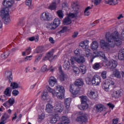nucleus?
I'll return each mask as SVG.
<instances>
[{
  "instance_id": "2",
  "label": "nucleus",
  "mask_w": 124,
  "mask_h": 124,
  "mask_svg": "<svg viewBox=\"0 0 124 124\" xmlns=\"http://www.w3.org/2000/svg\"><path fill=\"white\" fill-rule=\"evenodd\" d=\"M14 1L12 0H4L2 4L4 6L0 11V14L2 19H4L5 24L10 23L11 19L9 17V7H11Z\"/></svg>"
},
{
  "instance_id": "15",
  "label": "nucleus",
  "mask_w": 124,
  "mask_h": 124,
  "mask_svg": "<svg viewBox=\"0 0 124 124\" xmlns=\"http://www.w3.org/2000/svg\"><path fill=\"white\" fill-rule=\"evenodd\" d=\"M100 82H101V78H100V77L97 75H95L93 77V85L95 86H98L99 84H100Z\"/></svg>"
},
{
  "instance_id": "45",
  "label": "nucleus",
  "mask_w": 124,
  "mask_h": 124,
  "mask_svg": "<svg viewBox=\"0 0 124 124\" xmlns=\"http://www.w3.org/2000/svg\"><path fill=\"white\" fill-rule=\"evenodd\" d=\"M3 106L6 108V109H8L9 108H10L11 107V105L8 102V101H6L5 103L3 104Z\"/></svg>"
},
{
  "instance_id": "11",
  "label": "nucleus",
  "mask_w": 124,
  "mask_h": 124,
  "mask_svg": "<svg viewBox=\"0 0 124 124\" xmlns=\"http://www.w3.org/2000/svg\"><path fill=\"white\" fill-rule=\"evenodd\" d=\"M122 94H123V90L122 89L113 90L111 93V96L115 99L121 97Z\"/></svg>"
},
{
  "instance_id": "39",
  "label": "nucleus",
  "mask_w": 124,
  "mask_h": 124,
  "mask_svg": "<svg viewBox=\"0 0 124 124\" xmlns=\"http://www.w3.org/2000/svg\"><path fill=\"white\" fill-rule=\"evenodd\" d=\"M62 123L63 124H65V123H70V121H69V119L66 117V116H63L62 117Z\"/></svg>"
},
{
  "instance_id": "64",
  "label": "nucleus",
  "mask_w": 124,
  "mask_h": 124,
  "mask_svg": "<svg viewBox=\"0 0 124 124\" xmlns=\"http://www.w3.org/2000/svg\"><path fill=\"white\" fill-rule=\"evenodd\" d=\"M121 37L123 40H124V30L122 31V34H121Z\"/></svg>"
},
{
  "instance_id": "60",
  "label": "nucleus",
  "mask_w": 124,
  "mask_h": 124,
  "mask_svg": "<svg viewBox=\"0 0 124 124\" xmlns=\"http://www.w3.org/2000/svg\"><path fill=\"white\" fill-rule=\"evenodd\" d=\"M16 119H17V113L15 112L14 114V116L12 118V121H14V120H16Z\"/></svg>"
},
{
  "instance_id": "22",
  "label": "nucleus",
  "mask_w": 124,
  "mask_h": 124,
  "mask_svg": "<svg viewBox=\"0 0 124 124\" xmlns=\"http://www.w3.org/2000/svg\"><path fill=\"white\" fill-rule=\"evenodd\" d=\"M118 59L120 61H124V48H122L118 54Z\"/></svg>"
},
{
  "instance_id": "57",
  "label": "nucleus",
  "mask_w": 124,
  "mask_h": 124,
  "mask_svg": "<svg viewBox=\"0 0 124 124\" xmlns=\"http://www.w3.org/2000/svg\"><path fill=\"white\" fill-rule=\"evenodd\" d=\"M25 60L26 62H28V61H31L32 60V55L26 57Z\"/></svg>"
},
{
  "instance_id": "13",
  "label": "nucleus",
  "mask_w": 124,
  "mask_h": 124,
  "mask_svg": "<svg viewBox=\"0 0 124 124\" xmlns=\"http://www.w3.org/2000/svg\"><path fill=\"white\" fill-rule=\"evenodd\" d=\"M61 25V20L59 18H55L53 22L50 24L51 30H56Z\"/></svg>"
},
{
  "instance_id": "38",
  "label": "nucleus",
  "mask_w": 124,
  "mask_h": 124,
  "mask_svg": "<svg viewBox=\"0 0 124 124\" xmlns=\"http://www.w3.org/2000/svg\"><path fill=\"white\" fill-rule=\"evenodd\" d=\"M90 9H92V7L88 6L86 8H85V10L84 11V15L85 16H89L91 14V13L89 11Z\"/></svg>"
},
{
  "instance_id": "21",
  "label": "nucleus",
  "mask_w": 124,
  "mask_h": 124,
  "mask_svg": "<svg viewBox=\"0 0 124 124\" xmlns=\"http://www.w3.org/2000/svg\"><path fill=\"white\" fill-rule=\"evenodd\" d=\"M97 112H102L104 109V105L102 104H97L94 106Z\"/></svg>"
},
{
  "instance_id": "51",
  "label": "nucleus",
  "mask_w": 124,
  "mask_h": 124,
  "mask_svg": "<svg viewBox=\"0 0 124 124\" xmlns=\"http://www.w3.org/2000/svg\"><path fill=\"white\" fill-rule=\"evenodd\" d=\"M48 70H49V69L47 68V65H46L43 66L41 68V71L42 72H45V71H48Z\"/></svg>"
},
{
  "instance_id": "33",
  "label": "nucleus",
  "mask_w": 124,
  "mask_h": 124,
  "mask_svg": "<svg viewBox=\"0 0 124 124\" xmlns=\"http://www.w3.org/2000/svg\"><path fill=\"white\" fill-rule=\"evenodd\" d=\"M87 71V69H86V66L84 65H81L80 66L79 72L82 73V74H85Z\"/></svg>"
},
{
  "instance_id": "30",
  "label": "nucleus",
  "mask_w": 124,
  "mask_h": 124,
  "mask_svg": "<svg viewBox=\"0 0 124 124\" xmlns=\"http://www.w3.org/2000/svg\"><path fill=\"white\" fill-rule=\"evenodd\" d=\"M4 93L8 97H10L11 96V92H10V87L7 88L4 92Z\"/></svg>"
},
{
  "instance_id": "17",
  "label": "nucleus",
  "mask_w": 124,
  "mask_h": 124,
  "mask_svg": "<svg viewBox=\"0 0 124 124\" xmlns=\"http://www.w3.org/2000/svg\"><path fill=\"white\" fill-rule=\"evenodd\" d=\"M55 2H52L48 6L50 10H56L57 9V2L60 3L61 0H55Z\"/></svg>"
},
{
  "instance_id": "16",
  "label": "nucleus",
  "mask_w": 124,
  "mask_h": 124,
  "mask_svg": "<svg viewBox=\"0 0 124 124\" xmlns=\"http://www.w3.org/2000/svg\"><path fill=\"white\" fill-rule=\"evenodd\" d=\"M87 95L89 98H91V99H95V98L98 96V94L96 93L94 91L91 90L88 91Z\"/></svg>"
},
{
  "instance_id": "52",
  "label": "nucleus",
  "mask_w": 124,
  "mask_h": 124,
  "mask_svg": "<svg viewBox=\"0 0 124 124\" xmlns=\"http://www.w3.org/2000/svg\"><path fill=\"white\" fill-rule=\"evenodd\" d=\"M45 119V114L44 113H42L41 115L38 116V119L41 120V121H43Z\"/></svg>"
},
{
  "instance_id": "14",
  "label": "nucleus",
  "mask_w": 124,
  "mask_h": 124,
  "mask_svg": "<svg viewBox=\"0 0 124 124\" xmlns=\"http://www.w3.org/2000/svg\"><path fill=\"white\" fill-rule=\"evenodd\" d=\"M76 121L80 124H86L88 122V117H87L86 115H81L77 118Z\"/></svg>"
},
{
  "instance_id": "4",
  "label": "nucleus",
  "mask_w": 124,
  "mask_h": 124,
  "mask_svg": "<svg viewBox=\"0 0 124 124\" xmlns=\"http://www.w3.org/2000/svg\"><path fill=\"white\" fill-rule=\"evenodd\" d=\"M99 56L102 57L105 61V64L107 66H110L111 69H114L116 68L118 66V62L117 61L111 59L110 60H107V57L105 56L104 52L102 51H99L98 52Z\"/></svg>"
},
{
  "instance_id": "63",
  "label": "nucleus",
  "mask_w": 124,
  "mask_h": 124,
  "mask_svg": "<svg viewBox=\"0 0 124 124\" xmlns=\"http://www.w3.org/2000/svg\"><path fill=\"white\" fill-rule=\"evenodd\" d=\"M77 35H78V32H75L74 34L72 35L73 38H76V37H77Z\"/></svg>"
},
{
  "instance_id": "29",
  "label": "nucleus",
  "mask_w": 124,
  "mask_h": 124,
  "mask_svg": "<svg viewBox=\"0 0 124 124\" xmlns=\"http://www.w3.org/2000/svg\"><path fill=\"white\" fill-rule=\"evenodd\" d=\"M71 64L74 73H75V74H79V73H80V69H79V68L75 66L74 64Z\"/></svg>"
},
{
  "instance_id": "27",
  "label": "nucleus",
  "mask_w": 124,
  "mask_h": 124,
  "mask_svg": "<svg viewBox=\"0 0 124 124\" xmlns=\"http://www.w3.org/2000/svg\"><path fill=\"white\" fill-rule=\"evenodd\" d=\"M59 119H60V118L59 117V114H56L54 116H53L52 118L51 119L50 123L51 124H56V123L58 122Z\"/></svg>"
},
{
  "instance_id": "25",
  "label": "nucleus",
  "mask_w": 124,
  "mask_h": 124,
  "mask_svg": "<svg viewBox=\"0 0 124 124\" xmlns=\"http://www.w3.org/2000/svg\"><path fill=\"white\" fill-rule=\"evenodd\" d=\"M72 23V20L68 16L64 18L63 20V24L65 25H70Z\"/></svg>"
},
{
  "instance_id": "31",
  "label": "nucleus",
  "mask_w": 124,
  "mask_h": 124,
  "mask_svg": "<svg viewBox=\"0 0 124 124\" xmlns=\"http://www.w3.org/2000/svg\"><path fill=\"white\" fill-rule=\"evenodd\" d=\"M86 82L87 84L88 85H93V77L92 78H86L85 79Z\"/></svg>"
},
{
  "instance_id": "62",
  "label": "nucleus",
  "mask_w": 124,
  "mask_h": 124,
  "mask_svg": "<svg viewBox=\"0 0 124 124\" xmlns=\"http://www.w3.org/2000/svg\"><path fill=\"white\" fill-rule=\"evenodd\" d=\"M118 122H119V119H118V118L113 119L112 121V124H118Z\"/></svg>"
},
{
  "instance_id": "46",
  "label": "nucleus",
  "mask_w": 124,
  "mask_h": 124,
  "mask_svg": "<svg viewBox=\"0 0 124 124\" xmlns=\"http://www.w3.org/2000/svg\"><path fill=\"white\" fill-rule=\"evenodd\" d=\"M81 51L82 50H81L80 49L77 48L74 51V53H75V56H77V57H79V55H81Z\"/></svg>"
},
{
  "instance_id": "42",
  "label": "nucleus",
  "mask_w": 124,
  "mask_h": 124,
  "mask_svg": "<svg viewBox=\"0 0 124 124\" xmlns=\"http://www.w3.org/2000/svg\"><path fill=\"white\" fill-rule=\"evenodd\" d=\"M99 67H100V64H99V63L98 62L95 63L93 65V68L95 70H98V69H99Z\"/></svg>"
},
{
  "instance_id": "41",
  "label": "nucleus",
  "mask_w": 124,
  "mask_h": 124,
  "mask_svg": "<svg viewBox=\"0 0 124 124\" xmlns=\"http://www.w3.org/2000/svg\"><path fill=\"white\" fill-rule=\"evenodd\" d=\"M43 51H44V47L43 46H39L36 49V53L37 54L42 53Z\"/></svg>"
},
{
  "instance_id": "23",
  "label": "nucleus",
  "mask_w": 124,
  "mask_h": 124,
  "mask_svg": "<svg viewBox=\"0 0 124 124\" xmlns=\"http://www.w3.org/2000/svg\"><path fill=\"white\" fill-rule=\"evenodd\" d=\"M91 49L93 51H96L97 50V48H98V43L96 41H94L92 42L91 46Z\"/></svg>"
},
{
  "instance_id": "49",
  "label": "nucleus",
  "mask_w": 124,
  "mask_h": 124,
  "mask_svg": "<svg viewBox=\"0 0 124 124\" xmlns=\"http://www.w3.org/2000/svg\"><path fill=\"white\" fill-rule=\"evenodd\" d=\"M67 30H68L67 27H64L62 28V30L59 31V33L60 34L62 33H64V32H66V31H67Z\"/></svg>"
},
{
  "instance_id": "55",
  "label": "nucleus",
  "mask_w": 124,
  "mask_h": 124,
  "mask_svg": "<svg viewBox=\"0 0 124 124\" xmlns=\"http://www.w3.org/2000/svg\"><path fill=\"white\" fill-rule=\"evenodd\" d=\"M47 93L46 92H43L42 94V98H44V99L45 100L46 99V98L47 97Z\"/></svg>"
},
{
  "instance_id": "56",
  "label": "nucleus",
  "mask_w": 124,
  "mask_h": 124,
  "mask_svg": "<svg viewBox=\"0 0 124 124\" xmlns=\"http://www.w3.org/2000/svg\"><path fill=\"white\" fill-rule=\"evenodd\" d=\"M107 105L108 106L109 108H111L112 110L115 108V105L111 103H108L107 104Z\"/></svg>"
},
{
  "instance_id": "50",
  "label": "nucleus",
  "mask_w": 124,
  "mask_h": 124,
  "mask_svg": "<svg viewBox=\"0 0 124 124\" xmlns=\"http://www.w3.org/2000/svg\"><path fill=\"white\" fill-rule=\"evenodd\" d=\"M19 93H20V92L16 89L13 90L12 92V94L14 96H17V95H18Z\"/></svg>"
},
{
  "instance_id": "35",
  "label": "nucleus",
  "mask_w": 124,
  "mask_h": 124,
  "mask_svg": "<svg viewBox=\"0 0 124 124\" xmlns=\"http://www.w3.org/2000/svg\"><path fill=\"white\" fill-rule=\"evenodd\" d=\"M66 74L63 73H60V75L59 76L60 80V81H63L65 80V78H66Z\"/></svg>"
},
{
  "instance_id": "53",
  "label": "nucleus",
  "mask_w": 124,
  "mask_h": 124,
  "mask_svg": "<svg viewBox=\"0 0 124 124\" xmlns=\"http://www.w3.org/2000/svg\"><path fill=\"white\" fill-rule=\"evenodd\" d=\"M102 0H94V5H99L101 3Z\"/></svg>"
},
{
  "instance_id": "18",
  "label": "nucleus",
  "mask_w": 124,
  "mask_h": 124,
  "mask_svg": "<svg viewBox=\"0 0 124 124\" xmlns=\"http://www.w3.org/2000/svg\"><path fill=\"white\" fill-rule=\"evenodd\" d=\"M110 81V80H107L103 85L102 88L106 92L109 91V87H110V85H111Z\"/></svg>"
},
{
  "instance_id": "58",
  "label": "nucleus",
  "mask_w": 124,
  "mask_h": 124,
  "mask_svg": "<svg viewBox=\"0 0 124 124\" xmlns=\"http://www.w3.org/2000/svg\"><path fill=\"white\" fill-rule=\"evenodd\" d=\"M26 53H27L28 55H30V54H31V47H28L26 49Z\"/></svg>"
},
{
  "instance_id": "28",
  "label": "nucleus",
  "mask_w": 124,
  "mask_h": 124,
  "mask_svg": "<svg viewBox=\"0 0 124 124\" xmlns=\"http://www.w3.org/2000/svg\"><path fill=\"white\" fill-rule=\"evenodd\" d=\"M73 85L70 84V93H71L72 94H73V95H77V94H78V93H79V91H77V90H74V89H73Z\"/></svg>"
},
{
  "instance_id": "34",
  "label": "nucleus",
  "mask_w": 124,
  "mask_h": 124,
  "mask_svg": "<svg viewBox=\"0 0 124 124\" xmlns=\"http://www.w3.org/2000/svg\"><path fill=\"white\" fill-rule=\"evenodd\" d=\"M10 118V116L8 114L5 113L1 118V121H4L5 122L6 120H8Z\"/></svg>"
},
{
  "instance_id": "44",
  "label": "nucleus",
  "mask_w": 124,
  "mask_h": 124,
  "mask_svg": "<svg viewBox=\"0 0 124 124\" xmlns=\"http://www.w3.org/2000/svg\"><path fill=\"white\" fill-rule=\"evenodd\" d=\"M7 101L11 106H13V105L15 103V99L14 98H10Z\"/></svg>"
},
{
  "instance_id": "48",
  "label": "nucleus",
  "mask_w": 124,
  "mask_h": 124,
  "mask_svg": "<svg viewBox=\"0 0 124 124\" xmlns=\"http://www.w3.org/2000/svg\"><path fill=\"white\" fill-rule=\"evenodd\" d=\"M81 104L83 105H87V101H86V97L84 96H81Z\"/></svg>"
},
{
  "instance_id": "19",
  "label": "nucleus",
  "mask_w": 124,
  "mask_h": 124,
  "mask_svg": "<svg viewBox=\"0 0 124 124\" xmlns=\"http://www.w3.org/2000/svg\"><path fill=\"white\" fill-rule=\"evenodd\" d=\"M50 87H54L57 84V79L54 77H51L48 81Z\"/></svg>"
},
{
  "instance_id": "37",
  "label": "nucleus",
  "mask_w": 124,
  "mask_h": 124,
  "mask_svg": "<svg viewBox=\"0 0 124 124\" xmlns=\"http://www.w3.org/2000/svg\"><path fill=\"white\" fill-rule=\"evenodd\" d=\"M113 74L116 78H121V73L118 70H116L113 72Z\"/></svg>"
},
{
  "instance_id": "40",
  "label": "nucleus",
  "mask_w": 124,
  "mask_h": 124,
  "mask_svg": "<svg viewBox=\"0 0 124 124\" xmlns=\"http://www.w3.org/2000/svg\"><path fill=\"white\" fill-rule=\"evenodd\" d=\"M57 13L58 17H59L60 19H62V18H63V16H64V15H63V13H62V10H58L57 12Z\"/></svg>"
},
{
  "instance_id": "32",
  "label": "nucleus",
  "mask_w": 124,
  "mask_h": 124,
  "mask_svg": "<svg viewBox=\"0 0 124 124\" xmlns=\"http://www.w3.org/2000/svg\"><path fill=\"white\" fill-rule=\"evenodd\" d=\"M41 58H42V54L38 55L35 57V60L34 62V64H36L38 63L40 60H41Z\"/></svg>"
},
{
  "instance_id": "24",
  "label": "nucleus",
  "mask_w": 124,
  "mask_h": 124,
  "mask_svg": "<svg viewBox=\"0 0 124 124\" xmlns=\"http://www.w3.org/2000/svg\"><path fill=\"white\" fill-rule=\"evenodd\" d=\"M63 67L65 70H68L71 67L70 62L68 61H65L63 64Z\"/></svg>"
},
{
  "instance_id": "7",
  "label": "nucleus",
  "mask_w": 124,
  "mask_h": 124,
  "mask_svg": "<svg viewBox=\"0 0 124 124\" xmlns=\"http://www.w3.org/2000/svg\"><path fill=\"white\" fill-rule=\"evenodd\" d=\"M7 78L9 80V83H10V87L13 90H15L19 88V84L13 81V76L12 75V71L8 72L7 74Z\"/></svg>"
},
{
  "instance_id": "10",
  "label": "nucleus",
  "mask_w": 124,
  "mask_h": 124,
  "mask_svg": "<svg viewBox=\"0 0 124 124\" xmlns=\"http://www.w3.org/2000/svg\"><path fill=\"white\" fill-rule=\"evenodd\" d=\"M70 62L71 64H74L75 63V62H78V63H79V64H83L84 62H86V59L83 56H80L79 57H71L70 59Z\"/></svg>"
},
{
  "instance_id": "8",
  "label": "nucleus",
  "mask_w": 124,
  "mask_h": 124,
  "mask_svg": "<svg viewBox=\"0 0 124 124\" xmlns=\"http://www.w3.org/2000/svg\"><path fill=\"white\" fill-rule=\"evenodd\" d=\"M55 49H52L50 51L46 53V56L43 58V61H49L52 62L53 60H55L58 58V55H55L54 56V52Z\"/></svg>"
},
{
  "instance_id": "54",
  "label": "nucleus",
  "mask_w": 124,
  "mask_h": 124,
  "mask_svg": "<svg viewBox=\"0 0 124 124\" xmlns=\"http://www.w3.org/2000/svg\"><path fill=\"white\" fill-rule=\"evenodd\" d=\"M105 3H106V4H109V5H113V0H105Z\"/></svg>"
},
{
  "instance_id": "36",
  "label": "nucleus",
  "mask_w": 124,
  "mask_h": 124,
  "mask_svg": "<svg viewBox=\"0 0 124 124\" xmlns=\"http://www.w3.org/2000/svg\"><path fill=\"white\" fill-rule=\"evenodd\" d=\"M9 55H10L9 51H5L3 53H2L1 55V58L2 59H6V58H7L8 56H9Z\"/></svg>"
},
{
  "instance_id": "47",
  "label": "nucleus",
  "mask_w": 124,
  "mask_h": 124,
  "mask_svg": "<svg viewBox=\"0 0 124 124\" xmlns=\"http://www.w3.org/2000/svg\"><path fill=\"white\" fill-rule=\"evenodd\" d=\"M101 77L103 79H106L107 78V71H103L101 73Z\"/></svg>"
},
{
  "instance_id": "5",
  "label": "nucleus",
  "mask_w": 124,
  "mask_h": 124,
  "mask_svg": "<svg viewBox=\"0 0 124 124\" xmlns=\"http://www.w3.org/2000/svg\"><path fill=\"white\" fill-rule=\"evenodd\" d=\"M53 109L55 110V112H57V113H62L63 111V106L61 103H57L54 107H53L52 105L49 103L46 104V112L47 113H52Z\"/></svg>"
},
{
  "instance_id": "1",
  "label": "nucleus",
  "mask_w": 124,
  "mask_h": 124,
  "mask_svg": "<svg viewBox=\"0 0 124 124\" xmlns=\"http://www.w3.org/2000/svg\"><path fill=\"white\" fill-rule=\"evenodd\" d=\"M106 42L104 40H101L100 45L101 48L105 51H110V48H114L115 46H120L123 42L122 38H120V34L118 32H114L111 34L109 32L106 34Z\"/></svg>"
},
{
  "instance_id": "43",
  "label": "nucleus",
  "mask_w": 124,
  "mask_h": 124,
  "mask_svg": "<svg viewBox=\"0 0 124 124\" xmlns=\"http://www.w3.org/2000/svg\"><path fill=\"white\" fill-rule=\"evenodd\" d=\"M78 108L80 110H84L88 108V105L81 104V105L78 106Z\"/></svg>"
},
{
  "instance_id": "9",
  "label": "nucleus",
  "mask_w": 124,
  "mask_h": 124,
  "mask_svg": "<svg viewBox=\"0 0 124 124\" xmlns=\"http://www.w3.org/2000/svg\"><path fill=\"white\" fill-rule=\"evenodd\" d=\"M71 7L73 9L75 12V14L70 13L67 17L68 18H76V16L78 15V13H79V7H78V4L76 3V2H74L72 5Z\"/></svg>"
},
{
  "instance_id": "26",
  "label": "nucleus",
  "mask_w": 124,
  "mask_h": 124,
  "mask_svg": "<svg viewBox=\"0 0 124 124\" xmlns=\"http://www.w3.org/2000/svg\"><path fill=\"white\" fill-rule=\"evenodd\" d=\"M71 103V99L70 98H66L64 99V104L66 108H69Z\"/></svg>"
},
{
  "instance_id": "61",
  "label": "nucleus",
  "mask_w": 124,
  "mask_h": 124,
  "mask_svg": "<svg viewBox=\"0 0 124 124\" xmlns=\"http://www.w3.org/2000/svg\"><path fill=\"white\" fill-rule=\"evenodd\" d=\"M49 41L50 42V43H51V44H54V43H55L54 39L51 37L49 38Z\"/></svg>"
},
{
  "instance_id": "3",
  "label": "nucleus",
  "mask_w": 124,
  "mask_h": 124,
  "mask_svg": "<svg viewBox=\"0 0 124 124\" xmlns=\"http://www.w3.org/2000/svg\"><path fill=\"white\" fill-rule=\"evenodd\" d=\"M47 90L49 92L52 93L53 97L56 96L59 99H62L64 97L65 90H64V87L63 86L61 85L56 86V90L52 89L50 87H48Z\"/></svg>"
},
{
  "instance_id": "12",
  "label": "nucleus",
  "mask_w": 124,
  "mask_h": 124,
  "mask_svg": "<svg viewBox=\"0 0 124 124\" xmlns=\"http://www.w3.org/2000/svg\"><path fill=\"white\" fill-rule=\"evenodd\" d=\"M40 18L42 21H48L52 20V16L48 12H44L41 15Z\"/></svg>"
},
{
  "instance_id": "6",
  "label": "nucleus",
  "mask_w": 124,
  "mask_h": 124,
  "mask_svg": "<svg viewBox=\"0 0 124 124\" xmlns=\"http://www.w3.org/2000/svg\"><path fill=\"white\" fill-rule=\"evenodd\" d=\"M90 43V41L86 40L80 43L79 46L83 48V49H85L86 56L87 57H90L92 55V51L89 49V44Z\"/></svg>"
},
{
  "instance_id": "59",
  "label": "nucleus",
  "mask_w": 124,
  "mask_h": 124,
  "mask_svg": "<svg viewBox=\"0 0 124 124\" xmlns=\"http://www.w3.org/2000/svg\"><path fill=\"white\" fill-rule=\"evenodd\" d=\"M32 0H26V4L28 6H31V5Z\"/></svg>"
},
{
  "instance_id": "20",
  "label": "nucleus",
  "mask_w": 124,
  "mask_h": 124,
  "mask_svg": "<svg viewBox=\"0 0 124 124\" xmlns=\"http://www.w3.org/2000/svg\"><path fill=\"white\" fill-rule=\"evenodd\" d=\"M74 84L76 87H81L84 85V81H83V80L79 78L76 79Z\"/></svg>"
}]
</instances>
